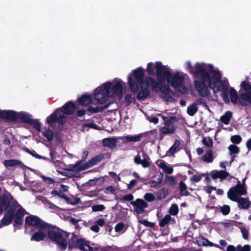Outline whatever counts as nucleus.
<instances>
[{"mask_svg":"<svg viewBox=\"0 0 251 251\" xmlns=\"http://www.w3.org/2000/svg\"><path fill=\"white\" fill-rule=\"evenodd\" d=\"M175 223V219L172 218L170 215L167 214L159 222V224L161 227H164L169 223L174 224Z\"/></svg>","mask_w":251,"mask_h":251,"instance_id":"24","label":"nucleus"},{"mask_svg":"<svg viewBox=\"0 0 251 251\" xmlns=\"http://www.w3.org/2000/svg\"><path fill=\"white\" fill-rule=\"evenodd\" d=\"M180 145V141L176 140L174 144L170 148L169 151L167 152V155H171L176 152H177L180 150L179 146Z\"/></svg>","mask_w":251,"mask_h":251,"instance_id":"25","label":"nucleus"},{"mask_svg":"<svg viewBox=\"0 0 251 251\" xmlns=\"http://www.w3.org/2000/svg\"><path fill=\"white\" fill-rule=\"evenodd\" d=\"M125 228V225L122 223L117 224L115 227V230L117 232L122 231Z\"/></svg>","mask_w":251,"mask_h":251,"instance_id":"44","label":"nucleus"},{"mask_svg":"<svg viewBox=\"0 0 251 251\" xmlns=\"http://www.w3.org/2000/svg\"><path fill=\"white\" fill-rule=\"evenodd\" d=\"M241 231L243 237L245 239H247L248 238V231L245 227L241 228Z\"/></svg>","mask_w":251,"mask_h":251,"instance_id":"50","label":"nucleus"},{"mask_svg":"<svg viewBox=\"0 0 251 251\" xmlns=\"http://www.w3.org/2000/svg\"><path fill=\"white\" fill-rule=\"evenodd\" d=\"M229 96H230L231 101L232 103L235 104V103H237L238 102V97L237 95V92L236 91V90L234 89H233L232 88H231L230 89Z\"/></svg>","mask_w":251,"mask_h":251,"instance_id":"27","label":"nucleus"},{"mask_svg":"<svg viewBox=\"0 0 251 251\" xmlns=\"http://www.w3.org/2000/svg\"><path fill=\"white\" fill-rule=\"evenodd\" d=\"M159 116L162 117L165 122L164 126L162 127L160 129L161 133L165 134L174 133L175 128L172 122V119H169L168 118H166L160 115Z\"/></svg>","mask_w":251,"mask_h":251,"instance_id":"12","label":"nucleus"},{"mask_svg":"<svg viewBox=\"0 0 251 251\" xmlns=\"http://www.w3.org/2000/svg\"><path fill=\"white\" fill-rule=\"evenodd\" d=\"M124 82L118 78H115L112 81H107L96 88L94 91V100L91 96L84 95L78 98L77 102L81 105L87 106L90 103L96 104L95 100L100 104L105 103L109 98L122 97Z\"/></svg>","mask_w":251,"mask_h":251,"instance_id":"3","label":"nucleus"},{"mask_svg":"<svg viewBox=\"0 0 251 251\" xmlns=\"http://www.w3.org/2000/svg\"><path fill=\"white\" fill-rule=\"evenodd\" d=\"M77 247L82 251H105V249L100 246L91 247L86 242L81 239L77 240Z\"/></svg>","mask_w":251,"mask_h":251,"instance_id":"11","label":"nucleus"},{"mask_svg":"<svg viewBox=\"0 0 251 251\" xmlns=\"http://www.w3.org/2000/svg\"><path fill=\"white\" fill-rule=\"evenodd\" d=\"M139 222L147 226H153V224L152 223L149 222V221L146 220H142L139 221Z\"/></svg>","mask_w":251,"mask_h":251,"instance_id":"54","label":"nucleus"},{"mask_svg":"<svg viewBox=\"0 0 251 251\" xmlns=\"http://www.w3.org/2000/svg\"><path fill=\"white\" fill-rule=\"evenodd\" d=\"M140 164H141L143 167L146 168L150 166L151 163L149 159H143V160L142 161Z\"/></svg>","mask_w":251,"mask_h":251,"instance_id":"51","label":"nucleus"},{"mask_svg":"<svg viewBox=\"0 0 251 251\" xmlns=\"http://www.w3.org/2000/svg\"><path fill=\"white\" fill-rule=\"evenodd\" d=\"M102 158V157L100 156H96L92 158L91 160L88 161L90 167H92L99 163L101 161Z\"/></svg>","mask_w":251,"mask_h":251,"instance_id":"32","label":"nucleus"},{"mask_svg":"<svg viewBox=\"0 0 251 251\" xmlns=\"http://www.w3.org/2000/svg\"><path fill=\"white\" fill-rule=\"evenodd\" d=\"M240 87L244 92L240 94L239 103L242 105L251 104V84L245 80L241 83Z\"/></svg>","mask_w":251,"mask_h":251,"instance_id":"8","label":"nucleus"},{"mask_svg":"<svg viewBox=\"0 0 251 251\" xmlns=\"http://www.w3.org/2000/svg\"><path fill=\"white\" fill-rule=\"evenodd\" d=\"M231 116V112L229 111H227L225 113V114L224 115H223L221 117V120L223 123L227 125L230 121Z\"/></svg>","mask_w":251,"mask_h":251,"instance_id":"30","label":"nucleus"},{"mask_svg":"<svg viewBox=\"0 0 251 251\" xmlns=\"http://www.w3.org/2000/svg\"><path fill=\"white\" fill-rule=\"evenodd\" d=\"M102 110V108L99 107H90L88 109V111L91 113H98L100 111H101Z\"/></svg>","mask_w":251,"mask_h":251,"instance_id":"48","label":"nucleus"},{"mask_svg":"<svg viewBox=\"0 0 251 251\" xmlns=\"http://www.w3.org/2000/svg\"><path fill=\"white\" fill-rule=\"evenodd\" d=\"M96 223L98 226H102L105 224V220L104 219H99L97 221Z\"/></svg>","mask_w":251,"mask_h":251,"instance_id":"58","label":"nucleus"},{"mask_svg":"<svg viewBox=\"0 0 251 251\" xmlns=\"http://www.w3.org/2000/svg\"><path fill=\"white\" fill-rule=\"evenodd\" d=\"M202 143L208 147H211L213 145L212 140L208 137H205L202 139Z\"/></svg>","mask_w":251,"mask_h":251,"instance_id":"38","label":"nucleus"},{"mask_svg":"<svg viewBox=\"0 0 251 251\" xmlns=\"http://www.w3.org/2000/svg\"><path fill=\"white\" fill-rule=\"evenodd\" d=\"M165 181L166 183L170 185H174L176 183L174 177L172 176H166L165 178Z\"/></svg>","mask_w":251,"mask_h":251,"instance_id":"42","label":"nucleus"},{"mask_svg":"<svg viewBox=\"0 0 251 251\" xmlns=\"http://www.w3.org/2000/svg\"><path fill=\"white\" fill-rule=\"evenodd\" d=\"M43 134L48 141H51L52 139L53 133L51 130L47 129L44 132H43Z\"/></svg>","mask_w":251,"mask_h":251,"instance_id":"34","label":"nucleus"},{"mask_svg":"<svg viewBox=\"0 0 251 251\" xmlns=\"http://www.w3.org/2000/svg\"><path fill=\"white\" fill-rule=\"evenodd\" d=\"M147 120L151 123L156 124L158 122V119L156 117H147Z\"/></svg>","mask_w":251,"mask_h":251,"instance_id":"52","label":"nucleus"},{"mask_svg":"<svg viewBox=\"0 0 251 251\" xmlns=\"http://www.w3.org/2000/svg\"><path fill=\"white\" fill-rule=\"evenodd\" d=\"M157 166L162 169L165 172L168 174H171L173 172V169L170 166H168L162 160H157L156 162Z\"/></svg>","mask_w":251,"mask_h":251,"instance_id":"19","label":"nucleus"},{"mask_svg":"<svg viewBox=\"0 0 251 251\" xmlns=\"http://www.w3.org/2000/svg\"><path fill=\"white\" fill-rule=\"evenodd\" d=\"M186 70L192 74L195 77V88L202 97H207L210 94V90L214 93L226 92L228 83L222 80V74L218 68L211 64L203 62L196 63L192 67L191 63L187 61L185 64Z\"/></svg>","mask_w":251,"mask_h":251,"instance_id":"1","label":"nucleus"},{"mask_svg":"<svg viewBox=\"0 0 251 251\" xmlns=\"http://www.w3.org/2000/svg\"><path fill=\"white\" fill-rule=\"evenodd\" d=\"M179 187L180 193L182 195H187L188 192L186 191L187 186L183 181H180L179 183Z\"/></svg>","mask_w":251,"mask_h":251,"instance_id":"33","label":"nucleus"},{"mask_svg":"<svg viewBox=\"0 0 251 251\" xmlns=\"http://www.w3.org/2000/svg\"><path fill=\"white\" fill-rule=\"evenodd\" d=\"M142 137L141 134L132 135H127L125 136L121 137L119 138L123 143H126L130 142H137L139 141Z\"/></svg>","mask_w":251,"mask_h":251,"instance_id":"16","label":"nucleus"},{"mask_svg":"<svg viewBox=\"0 0 251 251\" xmlns=\"http://www.w3.org/2000/svg\"><path fill=\"white\" fill-rule=\"evenodd\" d=\"M25 224L34 226L37 228L46 224L35 216H29L25 218Z\"/></svg>","mask_w":251,"mask_h":251,"instance_id":"14","label":"nucleus"},{"mask_svg":"<svg viewBox=\"0 0 251 251\" xmlns=\"http://www.w3.org/2000/svg\"><path fill=\"white\" fill-rule=\"evenodd\" d=\"M198 111L197 104L196 103H193L187 107V113L191 116H193Z\"/></svg>","mask_w":251,"mask_h":251,"instance_id":"28","label":"nucleus"},{"mask_svg":"<svg viewBox=\"0 0 251 251\" xmlns=\"http://www.w3.org/2000/svg\"><path fill=\"white\" fill-rule=\"evenodd\" d=\"M169 74L164 76L162 80L161 85L166 81L172 87L182 93L186 92V89L183 85V82L186 75L180 72H177L175 74H171L170 69L169 68Z\"/></svg>","mask_w":251,"mask_h":251,"instance_id":"6","label":"nucleus"},{"mask_svg":"<svg viewBox=\"0 0 251 251\" xmlns=\"http://www.w3.org/2000/svg\"><path fill=\"white\" fill-rule=\"evenodd\" d=\"M226 251H238L237 246L235 247L233 245H228L227 247Z\"/></svg>","mask_w":251,"mask_h":251,"instance_id":"55","label":"nucleus"},{"mask_svg":"<svg viewBox=\"0 0 251 251\" xmlns=\"http://www.w3.org/2000/svg\"><path fill=\"white\" fill-rule=\"evenodd\" d=\"M41 177L48 184H51L54 182V180L51 177H46L44 176H41Z\"/></svg>","mask_w":251,"mask_h":251,"instance_id":"53","label":"nucleus"},{"mask_svg":"<svg viewBox=\"0 0 251 251\" xmlns=\"http://www.w3.org/2000/svg\"><path fill=\"white\" fill-rule=\"evenodd\" d=\"M149 184H150V186L151 187L154 188L159 184V182L155 181H152L149 182Z\"/></svg>","mask_w":251,"mask_h":251,"instance_id":"62","label":"nucleus"},{"mask_svg":"<svg viewBox=\"0 0 251 251\" xmlns=\"http://www.w3.org/2000/svg\"><path fill=\"white\" fill-rule=\"evenodd\" d=\"M77 107L72 102H68L61 108L58 109L67 115L72 114Z\"/></svg>","mask_w":251,"mask_h":251,"instance_id":"15","label":"nucleus"},{"mask_svg":"<svg viewBox=\"0 0 251 251\" xmlns=\"http://www.w3.org/2000/svg\"><path fill=\"white\" fill-rule=\"evenodd\" d=\"M91 229L93 231L98 232L99 231L100 228L97 225H94L91 227Z\"/></svg>","mask_w":251,"mask_h":251,"instance_id":"63","label":"nucleus"},{"mask_svg":"<svg viewBox=\"0 0 251 251\" xmlns=\"http://www.w3.org/2000/svg\"><path fill=\"white\" fill-rule=\"evenodd\" d=\"M7 210L0 224V228L3 226L10 224L13 218L17 225H21L24 216V210L18 203L11 204L7 197H1L0 199V214Z\"/></svg>","mask_w":251,"mask_h":251,"instance_id":"4","label":"nucleus"},{"mask_svg":"<svg viewBox=\"0 0 251 251\" xmlns=\"http://www.w3.org/2000/svg\"><path fill=\"white\" fill-rule=\"evenodd\" d=\"M202 177V175L201 174H196L190 178V180L194 182H199Z\"/></svg>","mask_w":251,"mask_h":251,"instance_id":"43","label":"nucleus"},{"mask_svg":"<svg viewBox=\"0 0 251 251\" xmlns=\"http://www.w3.org/2000/svg\"><path fill=\"white\" fill-rule=\"evenodd\" d=\"M83 126L84 127H89L90 128L98 130H101V128L100 126H99L98 125L92 122H90L87 124H84L83 125Z\"/></svg>","mask_w":251,"mask_h":251,"instance_id":"39","label":"nucleus"},{"mask_svg":"<svg viewBox=\"0 0 251 251\" xmlns=\"http://www.w3.org/2000/svg\"><path fill=\"white\" fill-rule=\"evenodd\" d=\"M51 194L53 196H58L59 198L63 199L68 202L69 198L60 191L53 190L51 192Z\"/></svg>","mask_w":251,"mask_h":251,"instance_id":"31","label":"nucleus"},{"mask_svg":"<svg viewBox=\"0 0 251 251\" xmlns=\"http://www.w3.org/2000/svg\"><path fill=\"white\" fill-rule=\"evenodd\" d=\"M230 140L233 143L238 144L241 142L242 138L239 135H235L231 137Z\"/></svg>","mask_w":251,"mask_h":251,"instance_id":"41","label":"nucleus"},{"mask_svg":"<svg viewBox=\"0 0 251 251\" xmlns=\"http://www.w3.org/2000/svg\"><path fill=\"white\" fill-rule=\"evenodd\" d=\"M64 113L63 112H60L57 115V122L59 124H63L66 122V116L64 115Z\"/></svg>","mask_w":251,"mask_h":251,"instance_id":"36","label":"nucleus"},{"mask_svg":"<svg viewBox=\"0 0 251 251\" xmlns=\"http://www.w3.org/2000/svg\"><path fill=\"white\" fill-rule=\"evenodd\" d=\"M21 162L15 159L4 160V164L6 167H13L20 164Z\"/></svg>","mask_w":251,"mask_h":251,"instance_id":"29","label":"nucleus"},{"mask_svg":"<svg viewBox=\"0 0 251 251\" xmlns=\"http://www.w3.org/2000/svg\"><path fill=\"white\" fill-rule=\"evenodd\" d=\"M34 126L39 131H40L41 129V126L39 122H35L34 124Z\"/></svg>","mask_w":251,"mask_h":251,"instance_id":"59","label":"nucleus"},{"mask_svg":"<svg viewBox=\"0 0 251 251\" xmlns=\"http://www.w3.org/2000/svg\"><path fill=\"white\" fill-rule=\"evenodd\" d=\"M214 159V154L211 150H207L202 156V160L206 163L212 162Z\"/></svg>","mask_w":251,"mask_h":251,"instance_id":"23","label":"nucleus"},{"mask_svg":"<svg viewBox=\"0 0 251 251\" xmlns=\"http://www.w3.org/2000/svg\"><path fill=\"white\" fill-rule=\"evenodd\" d=\"M197 243L199 246H214L218 248L222 249L219 245L218 244H214L212 243L206 239L202 237H199L197 239Z\"/></svg>","mask_w":251,"mask_h":251,"instance_id":"21","label":"nucleus"},{"mask_svg":"<svg viewBox=\"0 0 251 251\" xmlns=\"http://www.w3.org/2000/svg\"><path fill=\"white\" fill-rule=\"evenodd\" d=\"M246 146L249 150H251V138L247 141Z\"/></svg>","mask_w":251,"mask_h":251,"instance_id":"64","label":"nucleus"},{"mask_svg":"<svg viewBox=\"0 0 251 251\" xmlns=\"http://www.w3.org/2000/svg\"><path fill=\"white\" fill-rule=\"evenodd\" d=\"M237 250L238 251H250L251 246L249 245H246L243 247L240 245H238Z\"/></svg>","mask_w":251,"mask_h":251,"instance_id":"45","label":"nucleus"},{"mask_svg":"<svg viewBox=\"0 0 251 251\" xmlns=\"http://www.w3.org/2000/svg\"><path fill=\"white\" fill-rule=\"evenodd\" d=\"M131 204L134 207V211L138 214L142 213L144 209L148 205L145 201L141 199H137L135 201H132Z\"/></svg>","mask_w":251,"mask_h":251,"instance_id":"13","label":"nucleus"},{"mask_svg":"<svg viewBox=\"0 0 251 251\" xmlns=\"http://www.w3.org/2000/svg\"><path fill=\"white\" fill-rule=\"evenodd\" d=\"M221 212L225 215H227L230 211V207L228 205H225L221 208Z\"/></svg>","mask_w":251,"mask_h":251,"instance_id":"46","label":"nucleus"},{"mask_svg":"<svg viewBox=\"0 0 251 251\" xmlns=\"http://www.w3.org/2000/svg\"><path fill=\"white\" fill-rule=\"evenodd\" d=\"M0 116L10 120H21L27 122L31 119V116L25 112H16L12 110H0Z\"/></svg>","mask_w":251,"mask_h":251,"instance_id":"7","label":"nucleus"},{"mask_svg":"<svg viewBox=\"0 0 251 251\" xmlns=\"http://www.w3.org/2000/svg\"><path fill=\"white\" fill-rule=\"evenodd\" d=\"M60 112V110L56 109V111L46 119V123L50 125H52L57 122V115Z\"/></svg>","mask_w":251,"mask_h":251,"instance_id":"22","label":"nucleus"},{"mask_svg":"<svg viewBox=\"0 0 251 251\" xmlns=\"http://www.w3.org/2000/svg\"><path fill=\"white\" fill-rule=\"evenodd\" d=\"M178 212V208L176 204H173L169 210V213L171 215H176Z\"/></svg>","mask_w":251,"mask_h":251,"instance_id":"37","label":"nucleus"},{"mask_svg":"<svg viewBox=\"0 0 251 251\" xmlns=\"http://www.w3.org/2000/svg\"><path fill=\"white\" fill-rule=\"evenodd\" d=\"M247 192L245 186L241 185L240 181H238L235 186L232 187L227 192V197L231 201H236L241 196H245Z\"/></svg>","mask_w":251,"mask_h":251,"instance_id":"9","label":"nucleus"},{"mask_svg":"<svg viewBox=\"0 0 251 251\" xmlns=\"http://www.w3.org/2000/svg\"><path fill=\"white\" fill-rule=\"evenodd\" d=\"M228 149L229 151V154L232 156V158L231 160L230 164L233 161V158L235 156V155L239 152V148L235 145H230Z\"/></svg>","mask_w":251,"mask_h":251,"instance_id":"26","label":"nucleus"},{"mask_svg":"<svg viewBox=\"0 0 251 251\" xmlns=\"http://www.w3.org/2000/svg\"><path fill=\"white\" fill-rule=\"evenodd\" d=\"M37 229L38 230L33 234L31 240L37 242L42 241L48 234L50 239L55 241L61 250H64L66 248L68 235L65 232L51 230L47 224L43 225Z\"/></svg>","mask_w":251,"mask_h":251,"instance_id":"5","label":"nucleus"},{"mask_svg":"<svg viewBox=\"0 0 251 251\" xmlns=\"http://www.w3.org/2000/svg\"><path fill=\"white\" fill-rule=\"evenodd\" d=\"M210 175L213 179L218 178L224 179L228 176V173L225 171H213L211 172Z\"/></svg>","mask_w":251,"mask_h":251,"instance_id":"17","label":"nucleus"},{"mask_svg":"<svg viewBox=\"0 0 251 251\" xmlns=\"http://www.w3.org/2000/svg\"><path fill=\"white\" fill-rule=\"evenodd\" d=\"M142 160L143 159H141V156L139 154H138L137 156H136L134 159L135 163L138 164H140Z\"/></svg>","mask_w":251,"mask_h":251,"instance_id":"56","label":"nucleus"},{"mask_svg":"<svg viewBox=\"0 0 251 251\" xmlns=\"http://www.w3.org/2000/svg\"><path fill=\"white\" fill-rule=\"evenodd\" d=\"M144 198L146 201L149 202L152 201L155 199V196L152 194L150 193L145 194Z\"/></svg>","mask_w":251,"mask_h":251,"instance_id":"40","label":"nucleus"},{"mask_svg":"<svg viewBox=\"0 0 251 251\" xmlns=\"http://www.w3.org/2000/svg\"><path fill=\"white\" fill-rule=\"evenodd\" d=\"M134 197L132 194H128L121 198V200L125 201H130L133 199Z\"/></svg>","mask_w":251,"mask_h":251,"instance_id":"49","label":"nucleus"},{"mask_svg":"<svg viewBox=\"0 0 251 251\" xmlns=\"http://www.w3.org/2000/svg\"><path fill=\"white\" fill-rule=\"evenodd\" d=\"M109 175L113 177L114 178H115L116 177L117 178V181H120L121 180V178L119 176H117V175L114 172H110L109 173Z\"/></svg>","mask_w":251,"mask_h":251,"instance_id":"60","label":"nucleus"},{"mask_svg":"<svg viewBox=\"0 0 251 251\" xmlns=\"http://www.w3.org/2000/svg\"><path fill=\"white\" fill-rule=\"evenodd\" d=\"M146 72L150 75L156 74L157 81L152 78L148 76L145 79L144 70L142 67H138L133 70L128 75V84L131 91L137 92L139 89V84L142 90L137 95L138 99H143L147 97L149 94L148 88L151 85L153 90L161 91L160 87L161 81L163 77L169 74V67L164 65L162 62L157 61L150 62L147 64Z\"/></svg>","mask_w":251,"mask_h":251,"instance_id":"2","label":"nucleus"},{"mask_svg":"<svg viewBox=\"0 0 251 251\" xmlns=\"http://www.w3.org/2000/svg\"><path fill=\"white\" fill-rule=\"evenodd\" d=\"M118 140V138H104L102 140V144L105 147L112 148L116 146Z\"/></svg>","mask_w":251,"mask_h":251,"instance_id":"20","label":"nucleus"},{"mask_svg":"<svg viewBox=\"0 0 251 251\" xmlns=\"http://www.w3.org/2000/svg\"><path fill=\"white\" fill-rule=\"evenodd\" d=\"M116 188L114 186H110L105 188L104 193L106 194H113L116 190Z\"/></svg>","mask_w":251,"mask_h":251,"instance_id":"47","label":"nucleus"},{"mask_svg":"<svg viewBox=\"0 0 251 251\" xmlns=\"http://www.w3.org/2000/svg\"><path fill=\"white\" fill-rule=\"evenodd\" d=\"M105 207L103 204L94 205L92 206V210L93 212L102 211L105 210Z\"/></svg>","mask_w":251,"mask_h":251,"instance_id":"35","label":"nucleus"},{"mask_svg":"<svg viewBox=\"0 0 251 251\" xmlns=\"http://www.w3.org/2000/svg\"><path fill=\"white\" fill-rule=\"evenodd\" d=\"M237 202L238 206L242 209H248L251 206L250 201L247 199L244 198H237L236 201H233Z\"/></svg>","mask_w":251,"mask_h":251,"instance_id":"18","label":"nucleus"},{"mask_svg":"<svg viewBox=\"0 0 251 251\" xmlns=\"http://www.w3.org/2000/svg\"><path fill=\"white\" fill-rule=\"evenodd\" d=\"M85 113V111L84 110L81 109L79 110L77 112V115L78 117H82Z\"/></svg>","mask_w":251,"mask_h":251,"instance_id":"61","label":"nucleus"},{"mask_svg":"<svg viewBox=\"0 0 251 251\" xmlns=\"http://www.w3.org/2000/svg\"><path fill=\"white\" fill-rule=\"evenodd\" d=\"M90 167L88 161L87 162L81 161L72 168L71 175L72 176L78 177L79 176V172L86 170Z\"/></svg>","mask_w":251,"mask_h":251,"instance_id":"10","label":"nucleus"},{"mask_svg":"<svg viewBox=\"0 0 251 251\" xmlns=\"http://www.w3.org/2000/svg\"><path fill=\"white\" fill-rule=\"evenodd\" d=\"M137 181L135 180H132L129 183L127 184V188L130 189L132 188L136 184Z\"/></svg>","mask_w":251,"mask_h":251,"instance_id":"57","label":"nucleus"}]
</instances>
